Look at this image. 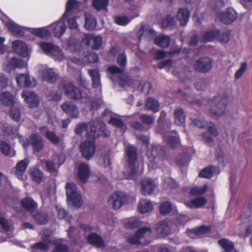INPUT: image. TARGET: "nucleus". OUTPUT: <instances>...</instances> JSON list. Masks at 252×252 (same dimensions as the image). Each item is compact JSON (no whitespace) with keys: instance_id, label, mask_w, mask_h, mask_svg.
Masks as SVG:
<instances>
[{"instance_id":"1","label":"nucleus","mask_w":252,"mask_h":252,"mask_svg":"<svg viewBox=\"0 0 252 252\" xmlns=\"http://www.w3.org/2000/svg\"><path fill=\"white\" fill-rule=\"evenodd\" d=\"M50 232L44 231L41 233L42 241L37 243L31 247L33 252H37V251H45L51 243L54 244L55 247L53 252H67L68 248L62 243L61 240H51L50 238Z\"/></svg>"},{"instance_id":"2","label":"nucleus","mask_w":252,"mask_h":252,"mask_svg":"<svg viewBox=\"0 0 252 252\" xmlns=\"http://www.w3.org/2000/svg\"><path fill=\"white\" fill-rule=\"evenodd\" d=\"M5 132L11 136V138L17 137L19 138V142L21 143L24 147L26 148L30 145H32L34 151H39L43 148V141L42 138L36 134H32L29 140L25 141L23 137L19 135L17 132V130H12L11 127H8Z\"/></svg>"},{"instance_id":"3","label":"nucleus","mask_w":252,"mask_h":252,"mask_svg":"<svg viewBox=\"0 0 252 252\" xmlns=\"http://www.w3.org/2000/svg\"><path fill=\"white\" fill-rule=\"evenodd\" d=\"M97 128L99 132L102 133H97V130L95 128L94 123H90L88 125L85 123L78 124L75 128V131L76 134H81L84 131H86V135L88 138L98 136L101 134L103 135L104 136H108L109 133H107L105 132L104 124L102 122H100L97 123Z\"/></svg>"},{"instance_id":"4","label":"nucleus","mask_w":252,"mask_h":252,"mask_svg":"<svg viewBox=\"0 0 252 252\" xmlns=\"http://www.w3.org/2000/svg\"><path fill=\"white\" fill-rule=\"evenodd\" d=\"M227 103L226 95L216 96L208 103L210 113L217 117L223 115L226 111Z\"/></svg>"},{"instance_id":"5","label":"nucleus","mask_w":252,"mask_h":252,"mask_svg":"<svg viewBox=\"0 0 252 252\" xmlns=\"http://www.w3.org/2000/svg\"><path fill=\"white\" fill-rule=\"evenodd\" d=\"M65 188L67 203L76 207H80L82 204V196L76 185L73 183H68Z\"/></svg>"},{"instance_id":"6","label":"nucleus","mask_w":252,"mask_h":252,"mask_svg":"<svg viewBox=\"0 0 252 252\" xmlns=\"http://www.w3.org/2000/svg\"><path fill=\"white\" fill-rule=\"evenodd\" d=\"M37 44L43 53L51 56L55 60L62 61L65 59L60 48L55 45L48 42H41Z\"/></svg>"},{"instance_id":"7","label":"nucleus","mask_w":252,"mask_h":252,"mask_svg":"<svg viewBox=\"0 0 252 252\" xmlns=\"http://www.w3.org/2000/svg\"><path fill=\"white\" fill-rule=\"evenodd\" d=\"M0 18L11 33L17 37H22L26 32H28L29 28L22 27L9 19L2 12L0 13Z\"/></svg>"},{"instance_id":"8","label":"nucleus","mask_w":252,"mask_h":252,"mask_svg":"<svg viewBox=\"0 0 252 252\" xmlns=\"http://www.w3.org/2000/svg\"><path fill=\"white\" fill-rule=\"evenodd\" d=\"M148 154L149 159V168L154 169L158 167V164L161 162L164 155V151L159 145H153Z\"/></svg>"},{"instance_id":"9","label":"nucleus","mask_w":252,"mask_h":252,"mask_svg":"<svg viewBox=\"0 0 252 252\" xmlns=\"http://www.w3.org/2000/svg\"><path fill=\"white\" fill-rule=\"evenodd\" d=\"M126 201V196L122 191H116L112 194L108 200V206L114 210L122 207Z\"/></svg>"},{"instance_id":"10","label":"nucleus","mask_w":252,"mask_h":252,"mask_svg":"<svg viewBox=\"0 0 252 252\" xmlns=\"http://www.w3.org/2000/svg\"><path fill=\"white\" fill-rule=\"evenodd\" d=\"M95 137L89 138V141L82 142L80 146V151L83 157L87 159L92 158L94 154L95 150L94 140Z\"/></svg>"},{"instance_id":"11","label":"nucleus","mask_w":252,"mask_h":252,"mask_svg":"<svg viewBox=\"0 0 252 252\" xmlns=\"http://www.w3.org/2000/svg\"><path fill=\"white\" fill-rule=\"evenodd\" d=\"M152 235V229L150 227H143L138 229L135 235L130 237L127 241L131 244L142 243L140 240L143 238L150 237Z\"/></svg>"},{"instance_id":"12","label":"nucleus","mask_w":252,"mask_h":252,"mask_svg":"<svg viewBox=\"0 0 252 252\" xmlns=\"http://www.w3.org/2000/svg\"><path fill=\"white\" fill-rule=\"evenodd\" d=\"M12 47L13 51L20 56L29 57L32 50L28 48L27 44L20 40H15L12 42Z\"/></svg>"},{"instance_id":"13","label":"nucleus","mask_w":252,"mask_h":252,"mask_svg":"<svg viewBox=\"0 0 252 252\" xmlns=\"http://www.w3.org/2000/svg\"><path fill=\"white\" fill-rule=\"evenodd\" d=\"M16 81L20 87L32 88L36 84L34 78L31 77L28 73L19 74L16 77Z\"/></svg>"},{"instance_id":"14","label":"nucleus","mask_w":252,"mask_h":252,"mask_svg":"<svg viewBox=\"0 0 252 252\" xmlns=\"http://www.w3.org/2000/svg\"><path fill=\"white\" fill-rule=\"evenodd\" d=\"M83 40L86 45L90 46L93 49H97L102 45V38L98 35L86 34L84 35Z\"/></svg>"},{"instance_id":"15","label":"nucleus","mask_w":252,"mask_h":252,"mask_svg":"<svg viewBox=\"0 0 252 252\" xmlns=\"http://www.w3.org/2000/svg\"><path fill=\"white\" fill-rule=\"evenodd\" d=\"M65 94L69 98L75 100L80 99L82 97V93L80 90L74 86L72 83H68L63 86Z\"/></svg>"},{"instance_id":"16","label":"nucleus","mask_w":252,"mask_h":252,"mask_svg":"<svg viewBox=\"0 0 252 252\" xmlns=\"http://www.w3.org/2000/svg\"><path fill=\"white\" fill-rule=\"evenodd\" d=\"M217 17L222 23L229 24L236 19L237 14L234 9L232 8H229L225 12L218 13Z\"/></svg>"},{"instance_id":"17","label":"nucleus","mask_w":252,"mask_h":252,"mask_svg":"<svg viewBox=\"0 0 252 252\" xmlns=\"http://www.w3.org/2000/svg\"><path fill=\"white\" fill-rule=\"evenodd\" d=\"M194 65L195 69L198 71L206 73L212 68V61L208 57L202 58L197 60Z\"/></svg>"},{"instance_id":"18","label":"nucleus","mask_w":252,"mask_h":252,"mask_svg":"<svg viewBox=\"0 0 252 252\" xmlns=\"http://www.w3.org/2000/svg\"><path fill=\"white\" fill-rule=\"evenodd\" d=\"M22 96L30 107H36L39 104V100L38 96L32 92L24 91L22 94Z\"/></svg>"},{"instance_id":"19","label":"nucleus","mask_w":252,"mask_h":252,"mask_svg":"<svg viewBox=\"0 0 252 252\" xmlns=\"http://www.w3.org/2000/svg\"><path fill=\"white\" fill-rule=\"evenodd\" d=\"M82 3L76 0H68L66 4L65 11L63 15V18L73 16V13L79 10Z\"/></svg>"},{"instance_id":"20","label":"nucleus","mask_w":252,"mask_h":252,"mask_svg":"<svg viewBox=\"0 0 252 252\" xmlns=\"http://www.w3.org/2000/svg\"><path fill=\"white\" fill-rule=\"evenodd\" d=\"M155 229L157 235L159 238L168 235L171 231L170 226L165 220H161L158 222L155 227Z\"/></svg>"},{"instance_id":"21","label":"nucleus","mask_w":252,"mask_h":252,"mask_svg":"<svg viewBox=\"0 0 252 252\" xmlns=\"http://www.w3.org/2000/svg\"><path fill=\"white\" fill-rule=\"evenodd\" d=\"M126 153L132 170L129 177L133 178L134 175L136 174V170L133 168V165L136 159V149L131 145H127L126 148Z\"/></svg>"},{"instance_id":"22","label":"nucleus","mask_w":252,"mask_h":252,"mask_svg":"<svg viewBox=\"0 0 252 252\" xmlns=\"http://www.w3.org/2000/svg\"><path fill=\"white\" fill-rule=\"evenodd\" d=\"M157 186L151 179L145 178L141 182V191L144 195H149L153 192Z\"/></svg>"},{"instance_id":"23","label":"nucleus","mask_w":252,"mask_h":252,"mask_svg":"<svg viewBox=\"0 0 252 252\" xmlns=\"http://www.w3.org/2000/svg\"><path fill=\"white\" fill-rule=\"evenodd\" d=\"M64 161V157L63 155L55 154L53 156L52 160L46 161V166L48 170L54 171L56 168L59 167Z\"/></svg>"},{"instance_id":"24","label":"nucleus","mask_w":252,"mask_h":252,"mask_svg":"<svg viewBox=\"0 0 252 252\" xmlns=\"http://www.w3.org/2000/svg\"><path fill=\"white\" fill-rule=\"evenodd\" d=\"M163 141L170 148L176 147L179 144L178 134L175 131L167 132L164 134Z\"/></svg>"},{"instance_id":"25","label":"nucleus","mask_w":252,"mask_h":252,"mask_svg":"<svg viewBox=\"0 0 252 252\" xmlns=\"http://www.w3.org/2000/svg\"><path fill=\"white\" fill-rule=\"evenodd\" d=\"M62 110L73 118H76L78 117L79 112L76 106L67 101L61 105Z\"/></svg>"},{"instance_id":"26","label":"nucleus","mask_w":252,"mask_h":252,"mask_svg":"<svg viewBox=\"0 0 252 252\" xmlns=\"http://www.w3.org/2000/svg\"><path fill=\"white\" fill-rule=\"evenodd\" d=\"M65 19L62 16L60 20L50 25L55 36L59 37L65 32L66 29L64 22Z\"/></svg>"},{"instance_id":"27","label":"nucleus","mask_w":252,"mask_h":252,"mask_svg":"<svg viewBox=\"0 0 252 252\" xmlns=\"http://www.w3.org/2000/svg\"><path fill=\"white\" fill-rule=\"evenodd\" d=\"M87 241L97 248H103L105 247V243L102 238L94 233L90 234L86 237Z\"/></svg>"},{"instance_id":"28","label":"nucleus","mask_w":252,"mask_h":252,"mask_svg":"<svg viewBox=\"0 0 252 252\" xmlns=\"http://www.w3.org/2000/svg\"><path fill=\"white\" fill-rule=\"evenodd\" d=\"M27 65V62L23 61L22 59L13 58L4 64V68L7 71H10L15 68H22Z\"/></svg>"},{"instance_id":"29","label":"nucleus","mask_w":252,"mask_h":252,"mask_svg":"<svg viewBox=\"0 0 252 252\" xmlns=\"http://www.w3.org/2000/svg\"><path fill=\"white\" fill-rule=\"evenodd\" d=\"M90 174L89 166L85 163H81L78 168V178L82 183H86Z\"/></svg>"},{"instance_id":"30","label":"nucleus","mask_w":252,"mask_h":252,"mask_svg":"<svg viewBox=\"0 0 252 252\" xmlns=\"http://www.w3.org/2000/svg\"><path fill=\"white\" fill-rule=\"evenodd\" d=\"M193 123L200 128L207 127L210 133L213 136H217L218 134L217 129L211 123L207 122L202 120L196 119L193 121Z\"/></svg>"},{"instance_id":"31","label":"nucleus","mask_w":252,"mask_h":252,"mask_svg":"<svg viewBox=\"0 0 252 252\" xmlns=\"http://www.w3.org/2000/svg\"><path fill=\"white\" fill-rule=\"evenodd\" d=\"M29 163V160L27 158H25L17 163L15 167V174L18 179L20 180L24 179V174Z\"/></svg>"},{"instance_id":"32","label":"nucleus","mask_w":252,"mask_h":252,"mask_svg":"<svg viewBox=\"0 0 252 252\" xmlns=\"http://www.w3.org/2000/svg\"><path fill=\"white\" fill-rule=\"evenodd\" d=\"M28 32L40 38H47L51 35V32L47 27L38 28H29Z\"/></svg>"},{"instance_id":"33","label":"nucleus","mask_w":252,"mask_h":252,"mask_svg":"<svg viewBox=\"0 0 252 252\" xmlns=\"http://www.w3.org/2000/svg\"><path fill=\"white\" fill-rule=\"evenodd\" d=\"M138 210L142 214H146L152 212L153 205L152 202L147 199H141L138 205Z\"/></svg>"},{"instance_id":"34","label":"nucleus","mask_w":252,"mask_h":252,"mask_svg":"<svg viewBox=\"0 0 252 252\" xmlns=\"http://www.w3.org/2000/svg\"><path fill=\"white\" fill-rule=\"evenodd\" d=\"M14 95L9 92H2L0 94V103L5 106H12L15 103Z\"/></svg>"},{"instance_id":"35","label":"nucleus","mask_w":252,"mask_h":252,"mask_svg":"<svg viewBox=\"0 0 252 252\" xmlns=\"http://www.w3.org/2000/svg\"><path fill=\"white\" fill-rule=\"evenodd\" d=\"M190 17L189 11L186 8H180L177 14V18L180 21L181 25H187Z\"/></svg>"},{"instance_id":"36","label":"nucleus","mask_w":252,"mask_h":252,"mask_svg":"<svg viewBox=\"0 0 252 252\" xmlns=\"http://www.w3.org/2000/svg\"><path fill=\"white\" fill-rule=\"evenodd\" d=\"M41 76L43 80L49 82H54L57 78V75L53 68L46 67L41 72Z\"/></svg>"},{"instance_id":"37","label":"nucleus","mask_w":252,"mask_h":252,"mask_svg":"<svg viewBox=\"0 0 252 252\" xmlns=\"http://www.w3.org/2000/svg\"><path fill=\"white\" fill-rule=\"evenodd\" d=\"M85 28L88 31L94 30L96 26V20L95 17L90 13H86L85 15Z\"/></svg>"},{"instance_id":"38","label":"nucleus","mask_w":252,"mask_h":252,"mask_svg":"<svg viewBox=\"0 0 252 252\" xmlns=\"http://www.w3.org/2000/svg\"><path fill=\"white\" fill-rule=\"evenodd\" d=\"M89 73L92 78L93 87L94 88L100 90V79L98 71L96 69L90 70Z\"/></svg>"},{"instance_id":"39","label":"nucleus","mask_w":252,"mask_h":252,"mask_svg":"<svg viewBox=\"0 0 252 252\" xmlns=\"http://www.w3.org/2000/svg\"><path fill=\"white\" fill-rule=\"evenodd\" d=\"M186 120V116L183 110L180 108H177L174 112V122L178 126L183 125Z\"/></svg>"},{"instance_id":"40","label":"nucleus","mask_w":252,"mask_h":252,"mask_svg":"<svg viewBox=\"0 0 252 252\" xmlns=\"http://www.w3.org/2000/svg\"><path fill=\"white\" fill-rule=\"evenodd\" d=\"M219 171L215 167L211 165L201 170L199 176L201 178H210L214 174H219Z\"/></svg>"},{"instance_id":"41","label":"nucleus","mask_w":252,"mask_h":252,"mask_svg":"<svg viewBox=\"0 0 252 252\" xmlns=\"http://www.w3.org/2000/svg\"><path fill=\"white\" fill-rule=\"evenodd\" d=\"M21 205L23 208L31 213L33 212L37 207V204L29 197H26L23 199L21 201Z\"/></svg>"},{"instance_id":"42","label":"nucleus","mask_w":252,"mask_h":252,"mask_svg":"<svg viewBox=\"0 0 252 252\" xmlns=\"http://www.w3.org/2000/svg\"><path fill=\"white\" fill-rule=\"evenodd\" d=\"M123 223L126 228L133 229L140 226L141 221L139 219L131 218L125 219Z\"/></svg>"},{"instance_id":"43","label":"nucleus","mask_w":252,"mask_h":252,"mask_svg":"<svg viewBox=\"0 0 252 252\" xmlns=\"http://www.w3.org/2000/svg\"><path fill=\"white\" fill-rule=\"evenodd\" d=\"M207 202L206 199L203 197H199L192 199L190 201L186 203L187 206L190 208H199L204 205Z\"/></svg>"},{"instance_id":"44","label":"nucleus","mask_w":252,"mask_h":252,"mask_svg":"<svg viewBox=\"0 0 252 252\" xmlns=\"http://www.w3.org/2000/svg\"><path fill=\"white\" fill-rule=\"evenodd\" d=\"M107 117L110 118V119L108 120V122L113 126L120 128L124 126V123L122 121L112 116V115L108 112H105L103 119L106 121Z\"/></svg>"},{"instance_id":"45","label":"nucleus","mask_w":252,"mask_h":252,"mask_svg":"<svg viewBox=\"0 0 252 252\" xmlns=\"http://www.w3.org/2000/svg\"><path fill=\"white\" fill-rule=\"evenodd\" d=\"M0 151L4 155L9 157H13L15 155V152L7 143L0 142Z\"/></svg>"},{"instance_id":"46","label":"nucleus","mask_w":252,"mask_h":252,"mask_svg":"<svg viewBox=\"0 0 252 252\" xmlns=\"http://www.w3.org/2000/svg\"><path fill=\"white\" fill-rule=\"evenodd\" d=\"M172 210L177 212L176 208H174L169 201H165L161 204L160 206V213L162 215H167Z\"/></svg>"},{"instance_id":"47","label":"nucleus","mask_w":252,"mask_h":252,"mask_svg":"<svg viewBox=\"0 0 252 252\" xmlns=\"http://www.w3.org/2000/svg\"><path fill=\"white\" fill-rule=\"evenodd\" d=\"M146 109L151 110L153 112H157L158 111L159 104L158 101L153 98H149L146 102Z\"/></svg>"},{"instance_id":"48","label":"nucleus","mask_w":252,"mask_h":252,"mask_svg":"<svg viewBox=\"0 0 252 252\" xmlns=\"http://www.w3.org/2000/svg\"><path fill=\"white\" fill-rule=\"evenodd\" d=\"M29 173L32 179L36 182H40L43 178V173L38 169L36 168H30L29 170Z\"/></svg>"},{"instance_id":"49","label":"nucleus","mask_w":252,"mask_h":252,"mask_svg":"<svg viewBox=\"0 0 252 252\" xmlns=\"http://www.w3.org/2000/svg\"><path fill=\"white\" fill-rule=\"evenodd\" d=\"M134 16L129 17L125 15H118L114 17L115 23L120 26H126L129 23Z\"/></svg>"},{"instance_id":"50","label":"nucleus","mask_w":252,"mask_h":252,"mask_svg":"<svg viewBox=\"0 0 252 252\" xmlns=\"http://www.w3.org/2000/svg\"><path fill=\"white\" fill-rule=\"evenodd\" d=\"M220 246L223 249L224 252H230L234 249L233 243L226 239H222L219 241Z\"/></svg>"},{"instance_id":"51","label":"nucleus","mask_w":252,"mask_h":252,"mask_svg":"<svg viewBox=\"0 0 252 252\" xmlns=\"http://www.w3.org/2000/svg\"><path fill=\"white\" fill-rule=\"evenodd\" d=\"M155 42L158 46L162 48H165L169 45L170 39L168 36L160 35L156 37Z\"/></svg>"},{"instance_id":"52","label":"nucleus","mask_w":252,"mask_h":252,"mask_svg":"<svg viewBox=\"0 0 252 252\" xmlns=\"http://www.w3.org/2000/svg\"><path fill=\"white\" fill-rule=\"evenodd\" d=\"M218 35V31L217 30L210 31L205 33L202 37L204 42H210L216 39Z\"/></svg>"},{"instance_id":"53","label":"nucleus","mask_w":252,"mask_h":252,"mask_svg":"<svg viewBox=\"0 0 252 252\" xmlns=\"http://www.w3.org/2000/svg\"><path fill=\"white\" fill-rule=\"evenodd\" d=\"M153 32V30L149 26L142 24L138 32V34L139 36V39L140 40L143 36H147L148 34H152Z\"/></svg>"},{"instance_id":"54","label":"nucleus","mask_w":252,"mask_h":252,"mask_svg":"<svg viewBox=\"0 0 252 252\" xmlns=\"http://www.w3.org/2000/svg\"><path fill=\"white\" fill-rule=\"evenodd\" d=\"M108 3V0H93V5L97 10L103 9L106 8Z\"/></svg>"},{"instance_id":"55","label":"nucleus","mask_w":252,"mask_h":252,"mask_svg":"<svg viewBox=\"0 0 252 252\" xmlns=\"http://www.w3.org/2000/svg\"><path fill=\"white\" fill-rule=\"evenodd\" d=\"M33 218L39 224H44L48 220L47 215L43 213H39L33 215Z\"/></svg>"},{"instance_id":"56","label":"nucleus","mask_w":252,"mask_h":252,"mask_svg":"<svg viewBox=\"0 0 252 252\" xmlns=\"http://www.w3.org/2000/svg\"><path fill=\"white\" fill-rule=\"evenodd\" d=\"M67 47L69 50L71 51H76L80 47V42L71 38L67 42Z\"/></svg>"},{"instance_id":"57","label":"nucleus","mask_w":252,"mask_h":252,"mask_svg":"<svg viewBox=\"0 0 252 252\" xmlns=\"http://www.w3.org/2000/svg\"><path fill=\"white\" fill-rule=\"evenodd\" d=\"M175 19L171 15H167L166 17L163 18L161 22V25L163 28H167L172 26L174 24Z\"/></svg>"},{"instance_id":"58","label":"nucleus","mask_w":252,"mask_h":252,"mask_svg":"<svg viewBox=\"0 0 252 252\" xmlns=\"http://www.w3.org/2000/svg\"><path fill=\"white\" fill-rule=\"evenodd\" d=\"M56 210L58 212V215L59 218L65 219L69 223H72V220H74L72 218H71L70 217L66 216V212L64 209L59 206H57Z\"/></svg>"},{"instance_id":"59","label":"nucleus","mask_w":252,"mask_h":252,"mask_svg":"<svg viewBox=\"0 0 252 252\" xmlns=\"http://www.w3.org/2000/svg\"><path fill=\"white\" fill-rule=\"evenodd\" d=\"M163 186L166 189H173L177 186V183L172 178L167 177L163 181Z\"/></svg>"},{"instance_id":"60","label":"nucleus","mask_w":252,"mask_h":252,"mask_svg":"<svg viewBox=\"0 0 252 252\" xmlns=\"http://www.w3.org/2000/svg\"><path fill=\"white\" fill-rule=\"evenodd\" d=\"M77 16H70L65 19H67V24L68 27L71 30H77L78 29V24L76 20Z\"/></svg>"},{"instance_id":"61","label":"nucleus","mask_w":252,"mask_h":252,"mask_svg":"<svg viewBox=\"0 0 252 252\" xmlns=\"http://www.w3.org/2000/svg\"><path fill=\"white\" fill-rule=\"evenodd\" d=\"M0 224L5 231H11L13 230L11 223L3 218H0Z\"/></svg>"},{"instance_id":"62","label":"nucleus","mask_w":252,"mask_h":252,"mask_svg":"<svg viewBox=\"0 0 252 252\" xmlns=\"http://www.w3.org/2000/svg\"><path fill=\"white\" fill-rule=\"evenodd\" d=\"M207 185H204L202 187L192 188L190 190V193L194 195L202 194L207 190Z\"/></svg>"},{"instance_id":"63","label":"nucleus","mask_w":252,"mask_h":252,"mask_svg":"<svg viewBox=\"0 0 252 252\" xmlns=\"http://www.w3.org/2000/svg\"><path fill=\"white\" fill-rule=\"evenodd\" d=\"M9 115L11 118L15 121H18L21 118V113L17 108H12L9 112Z\"/></svg>"},{"instance_id":"64","label":"nucleus","mask_w":252,"mask_h":252,"mask_svg":"<svg viewBox=\"0 0 252 252\" xmlns=\"http://www.w3.org/2000/svg\"><path fill=\"white\" fill-rule=\"evenodd\" d=\"M150 84L149 82L143 81L141 82L137 88L141 92L148 94L149 93Z\"/></svg>"}]
</instances>
